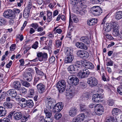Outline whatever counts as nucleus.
Wrapping results in <instances>:
<instances>
[{
  "instance_id": "nucleus-43",
  "label": "nucleus",
  "mask_w": 122,
  "mask_h": 122,
  "mask_svg": "<svg viewBox=\"0 0 122 122\" xmlns=\"http://www.w3.org/2000/svg\"><path fill=\"white\" fill-rule=\"evenodd\" d=\"M6 21L4 18L0 17V26L4 25L6 23Z\"/></svg>"
},
{
  "instance_id": "nucleus-64",
  "label": "nucleus",
  "mask_w": 122,
  "mask_h": 122,
  "mask_svg": "<svg viewBox=\"0 0 122 122\" xmlns=\"http://www.w3.org/2000/svg\"><path fill=\"white\" fill-rule=\"evenodd\" d=\"M42 58L43 61L44 59H46L47 58V54L46 53H45L43 54L42 53Z\"/></svg>"
},
{
  "instance_id": "nucleus-21",
  "label": "nucleus",
  "mask_w": 122,
  "mask_h": 122,
  "mask_svg": "<svg viewBox=\"0 0 122 122\" xmlns=\"http://www.w3.org/2000/svg\"><path fill=\"white\" fill-rule=\"evenodd\" d=\"M65 52L66 56L73 55V50L70 48H65Z\"/></svg>"
},
{
  "instance_id": "nucleus-41",
  "label": "nucleus",
  "mask_w": 122,
  "mask_h": 122,
  "mask_svg": "<svg viewBox=\"0 0 122 122\" xmlns=\"http://www.w3.org/2000/svg\"><path fill=\"white\" fill-rule=\"evenodd\" d=\"M89 56V54L86 51H85L84 53H83L82 57L83 59H86Z\"/></svg>"
},
{
  "instance_id": "nucleus-26",
  "label": "nucleus",
  "mask_w": 122,
  "mask_h": 122,
  "mask_svg": "<svg viewBox=\"0 0 122 122\" xmlns=\"http://www.w3.org/2000/svg\"><path fill=\"white\" fill-rule=\"evenodd\" d=\"M21 86V84L20 82L15 81L14 82L13 87L14 88L18 90L19 89Z\"/></svg>"
},
{
  "instance_id": "nucleus-31",
  "label": "nucleus",
  "mask_w": 122,
  "mask_h": 122,
  "mask_svg": "<svg viewBox=\"0 0 122 122\" xmlns=\"http://www.w3.org/2000/svg\"><path fill=\"white\" fill-rule=\"evenodd\" d=\"M115 18L119 20L122 18V11H119L117 12L115 14Z\"/></svg>"
},
{
  "instance_id": "nucleus-50",
  "label": "nucleus",
  "mask_w": 122,
  "mask_h": 122,
  "mask_svg": "<svg viewBox=\"0 0 122 122\" xmlns=\"http://www.w3.org/2000/svg\"><path fill=\"white\" fill-rule=\"evenodd\" d=\"M103 1V0H91V3L93 4H98Z\"/></svg>"
},
{
  "instance_id": "nucleus-4",
  "label": "nucleus",
  "mask_w": 122,
  "mask_h": 122,
  "mask_svg": "<svg viewBox=\"0 0 122 122\" xmlns=\"http://www.w3.org/2000/svg\"><path fill=\"white\" fill-rule=\"evenodd\" d=\"M90 74V72L88 69L84 68L79 72L78 76L80 78H86L89 76Z\"/></svg>"
},
{
  "instance_id": "nucleus-22",
  "label": "nucleus",
  "mask_w": 122,
  "mask_h": 122,
  "mask_svg": "<svg viewBox=\"0 0 122 122\" xmlns=\"http://www.w3.org/2000/svg\"><path fill=\"white\" fill-rule=\"evenodd\" d=\"M74 65H72L70 66L67 68L68 71L71 73H72L73 71H77L78 70L76 67Z\"/></svg>"
},
{
  "instance_id": "nucleus-11",
  "label": "nucleus",
  "mask_w": 122,
  "mask_h": 122,
  "mask_svg": "<svg viewBox=\"0 0 122 122\" xmlns=\"http://www.w3.org/2000/svg\"><path fill=\"white\" fill-rule=\"evenodd\" d=\"M80 108L81 111L85 112L86 114L88 115H90L92 114V112L90 110L86 107V106L84 104L80 105Z\"/></svg>"
},
{
  "instance_id": "nucleus-5",
  "label": "nucleus",
  "mask_w": 122,
  "mask_h": 122,
  "mask_svg": "<svg viewBox=\"0 0 122 122\" xmlns=\"http://www.w3.org/2000/svg\"><path fill=\"white\" fill-rule=\"evenodd\" d=\"M79 82V79L74 76L69 77L68 81L69 84L72 86H75L77 85L78 84Z\"/></svg>"
},
{
  "instance_id": "nucleus-45",
  "label": "nucleus",
  "mask_w": 122,
  "mask_h": 122,
  "mask_svg": "<svg viewBox=\"0 0 122 122\" xmlns=\"http://www.w3.org/2000/svg\"><path fill=\"white\" fill-rule=\"evenodd\" d=\"M21 83L24 86L26 87H28L30 86V85L29 83L26 81H21Z\"/></svg>"
},
{
  "instance_id": "nucleus-17",
  "label": "nucleus",
  "mask_w": 122,
  "mask_h": 122,
  "mask_svg": "<svg viewBox=\"0 0 122 122\" xmlns=\"http://www.w3.org/2000/svg\"><path fill=\"white\" fill-rule=\"evenodd\" d=\"M23 76L24 80L28 81H31L32 79V75L30 72L24 73Z\"/></svg>"
},
{
  "instance_id": "nucleus-16",
  "label": "nucleus",
  "mask_w": 122,
  "mask_h": 122,
  "mask_svg": "<svg viewBox=\"0 0 122 122\" xmlns=\"http://www.w3.org/2000/svg\"><path fill=\"white\" fill-rule=\"evenodd\" d=\"M116 23L115 22H111L110 24L107 23L105 27V31L107 32H109L110 31L111 29L114 26H115V24L116 25Z\"/></svg>"
},
{
  "instance_id": "nucleus-14",
  "label": "nucleus",
  "mask_w": 122,
  "mask_h": 122,
  "mask_svg": "<svg viewBox=\"0 0 122 122\" xmlns=\"http://www.w3.org/2000/svg\"><path fill=\"white\" fill-rule=\"evenodd\" d=\"M8 96H11L12 97L15 98L17 95L16 90L14 89H10L6 93Z\"/></svg>"
},
{
  "instance_id": "nucleus-23",
  "label": "nucleus",
  "mask_w": 122,
  "mask_h": 122,
  "mask_svg": "<svg viewBox=\"0 0 122 122\" xmlns=\"http://www.w3.org/2000/svg\"><path fill=\"white\" fill-rule=\"evenodd\" d=\"M80 40L81 41L84 42L86 44H89L90 43V41L89 38L87 36L81 37Z\"/></svg>"
},
{
  "instance_id": "nucleus-25",
  "label": "nucleus",
  "mask_w": 122,
  "mask_h": 122,
  "mask_svg": "<svg viewBox=\"0 0 122 122\" xmlns=\"http://www.w3.org/2000/svg\"><path fill=\"white\" fill-rule=\"evenodd\" d=\"M6 114V111L5 108L3 107L0 106V117L5 116Z\"/></svg>"
},
{
  "instance_id": "nucleus-3",
  "label": "nucleus",
  "mask_w": 122,
  "mask_h": 122,
  "mask_svg": "<svg viewBox=\"0 0 122 122\" xmlns=\"http://www.w3.org/2000/svg\"><path fill=\"white\" fill-rule=\"evenodd\" d=\"M56 86L60 93L63 92L65 91L66 88L65 81L63 80H60L57 82Z\"/></svg>"
},
{
  "instance_id": "nucleus-54",
  "label": "nucleus",
  "mask_w": 122,
  "mask_h": 122,
  "mask_svg": "<svg viewBox=\"0 0 122 122\" xmlns=\"http://www.w3.org/2000/svg\"><path fill=\"white\" fill-rule=\"evenodd\" d=\"M108 105L112 106L114 104V101L112 99H109L108 101Z\"/></svg>"
},
{
  "instance_id": "nucleus-37",
  "label": "nucleus",
  "mask_w": 122,
  "mask_h": 122,
  "mask_svg": "<svg viewBox=\"0 0 122 122\" xmlns=\"http://www.w3.org/2000/svg\"><path fill=\"white\" fill-rule=\"evenodd\" d=\"M4 105L6 108H11L12 107V104L9 102H5L4 103Z\"/></svg>"
},
{
  "instance_id": "nucleus-27",
  "label": "nucleus",
  "mask_w": 122,
  "mask_h": 122,
  "mask_svg": "<svg viewBox=\"0 0 122 122\" xmlns=\"http://www.w3.org/2000/svg\"><path fill=\"white\" fill-rule=\"evenodd\" d=\"M47 20L49 22H50L52 20V12L49 10L47 11Z\"/></svg>"
},
{
  "instance_id": "nucleus-44",
  "label": "nucleus",
  "mask_w": 122,
  "mask_h": 122,
  "mask_svg": "<svg viewBox=\"0 0 122 122\" xmlns=\"http://www.w3.org/2000/svg\"><path fill=\"white\" fill-rule=\"evenodd\" d=\"M29 115L28 114H27L23 116L22 117V119L23 120L21 122H25L27 121L29 118Z\"/></svg>"
},
{
  "instance_id": "nucleus-35",
  "label": "nucleus",
  "mask_w": 122,
  "mask_h": 122,
  "mask_svg": "<svg viewBox=\"0 0 122 122\" xmlns=\"http://www.w3.org/2000/svg\"><path fill=\"white\" fill-rule=\"evenodd\" d=\"M120 111L119 109L117 108H114L112 110V114L113 116H116L117 115L118 113H119Z\"/></svg>"
},
{
  "instance_id": "nucleus-53",
  "label": "nucleus",
  "mask_w": 122,
  "mask_h": 122,
  "mask_svg": "<svg viewBox=\"0 0 122 122\" xmlns=\"http://www.w3.org/2000/svg\"><path fill=\"white\" fill-rule=\"evenodd\" d=\"M55 60V57L52 56L49 58V62L50 64L53 63Z\"/></svg>"
},
{
  "instance_id": "nucleus-13",
  "label": "nucleus",
  "mask_w": 122,
  "mask_h": 122,
  "mask_svg": "<svg viewBox=\"0 0 122 122\" xmlns=\"http://www.w3.org/2000/svg\"><path fill=\"white\" fill-rule=\"evenodd\" d=\"M112 28L113 30L112 34L114 36H120V34L119 33L118 28V25L117 23H116V25H115Z\"/></svg>"
},
{
  "instance_id": "nucleus-61",
  "label": "nucleus",
  "mask_w": 122,
  "mask_h": 122,
  "mask_svg": "<svg viewBox=\"0 0 122 122\" xmlns=\"http://www.w3.org/2000/svg\"><path fill=\"white\" fill-rule=\"evenodd\" d=\"M38 42L37 41H36L32 45V48H33L35 49H36L38 47Z\"/></svg>"
},
{
  "instance_id": "nucleus-38",
  "label": "nucleus",
  "mask_w": 122,
  "mask_h": 122,
  "mask_svg": "<svg viewBox=\"0 0 122 122\" xmlns=\"http://www.w3.org/2000/svg\"><path fill=\"white\" fill-rule=\"evenodd\" d=\"M55 46L57 47H60L61 46L62 42L59 40H56L55 41Z\"/></svg>"
},
{
  "instance_id": "nucleus-6",
  "label": "nucleus",
  "mask_w": 122,
  "mask_h": 122,
  "mask_svg": "<svg viewBox=\"0 0 122 122\" xmlns=\"http://www.w3.org/2000/svg\"><path fill=\"white\" fill-rule=\"evenodd\" d=\"M92 12L96 16H99L102 12V10L100 7L94 6L92 7Z\"/></svg>"
},
{
  "instance_id": "nucleus-24",
  "label": "nucleus",
  "mask_w": 122,
  "mask_h": 122,
  "mask_svg": "<svg viewBox=\"0 0 122 122\" xmlns=\"http://www.w3.org/2000/svg\"><path fill=\"white\" fill-rule=\"evenodd\" d=\"M42 52H40L37 54V56L38 57V58H36L33 59L32 60H30V61H32L34 62L37 61L38 60H39L40 61H43L42 58Z\"/></svg>"
},
{
  "instance_id": "nucleus-12",
  "label": "nucleus",
  "mask_w": 122,
  "mask_h": 122,
  "mask_svg": "<svg viewBox=\"0 0 122 122\" xmlns=\"http://www.w3.org/2000/svg\"><path fill=\"white\" fill-rule=\"evenodd\" d=\"M36 87L39 93H43L46 91V86L43 84L40 83L38 84L37 85Z\"/></svg>"
},
{
  "instance_id": "nucleus-32",
  "label": "nucleus",
  "mask_w": 122,
  "mask_h": 122,
  "mask_svg": "<svg viewBox=\"0 0 122 122\" xmlns=\"http://www.w3.org/2000/svg\"><path fill=\"white\" fill-rule=\"evenodd\" d=\"M44 112L46 115V117H51L52 113L50 110L47 108L44 109Z\"/></svg>"
},
{
  "instance_id": "nucleus-34",
  "label": "nucleus",
  "mask_w": 122,
  "mask_h": 122,
  "mask_svg": "<svg viewBox=\"0 0 122 122\" xmlns=\"http://www.w3.org/2000/svg\"><path fill=\"white\" fill-rule=\"evenodd\" d=\"M82 1L83 0H81L79 2V0H70V2L71 4L74 6H76L77 5L79 2L80 4H81Z\"/></svg>"
},
{
  "instance_id": "nucleus-9",
  "label": "nucleus",
  "mask_w": 122,
  "mask_h": 122,
  "mask_svg": "<svg viewBox=\"0 0 122 122\" xmlns=\"http://www.w3.org/2000/svg\"><path fill=\"white\" fill-rule=\"evenodd\" d=\"M12 11L11 10L5 11L3 14V16L6 18L13 19L15 18V15L12 14Z\"/></svg>"
},
{
  "instance_id": "nucleus-15",
  "label": "nucleus",
  "mask_w": 122,
  "mask_h": 122,
  "mask_svg": "<svg viewBox=\"0 0 122 122\" xmlns=\"http://www.w3.org/2000/svg\"><path fill=\"white\" fill-rule=\"evenodd\" d=\"M77 112L78 110L76 107L72 108L69 111V115L71 117H74L76 115Z\"/></svg>"
},
{
  "instance_id": "nucleus-59",
  "label": "nucleus",
  "mask_w": 122,
  "mask_h": 122,
  "mask_svg": "<svg viewBox=\"0 0 122 122\" xmlns=\"http://www.w3.org/2000/svg\"><path fill=\"white\" fill-rule=\"evenodd\" d=\"M32 1L31 0H29V1L28 6L25 9H28L30 10L32 7Z\"/></svg>"
},
{
  "instance_id": "nucleus-40",
  "label": "nucleus",
  "mask_w": 122,
  "mask_h": 122,
  "mask_svg": "<svg viewBox=\"0 0 122 122\" xmlns=\"http://www.w3.org/2000/svg\"><path fill=\"white\" fill-rule=\"evenodd\" d=\"M7 37L6 34H4L3 36L1 38L0 43L1 44H3L5 42Z\"/></svg>"
},
{
  "instance_id": "nucleus-51",
  "label": "nucleus",
  "mask_w": 122,
  "mask_h": 122,
  "mask_svg": "<svg viewBox=\"0 0 122 122\" xmlns=\"http://www.w3.org/2000/svg\"><path fill=\"white\" fill-rule=\"evenodd\" d=\"M45 118H44V116L40 115L39 116L38 118V120L39 122H45Z\"/></svg>"
},
{
  "instance_id": "nucleus-2",
  "label": "nucleus",
  "mask_w": 122,
  "mask_h": 122,
  "mask_svg": "<svg viewBox=\"0 0 122 122\" xmlns=\"http://www.w3.org/2000/svg\"><path fill=\"white\" fill-rule=\"evenodd\" d=\"M98 93L94 94L92 97V100L94 102H100L102 101L101 99L103 98L101 94L103 92V90L102 89H99L97 91Z\"/></svg>"
},
{
  "instance_id": "nucleus-18",
  "label": "nucleus",
  "mask_w": 122,
  "mask_h": 122,
  "mask_svg": "<svg viewBox=\"0 0 122 122\" xmlns=\"http://www.w3.org/2000/svg\"><path fill=\"white\" fill-rule=\"evenodd\" d=\"M22 113L20 112H18L14 113L13 115L14 118L16 120H18L22 118Z\"/></svg>"
},
{
  "instance_id": "nucleus-10",
  "label": "nucleus",
  "mask_w": 122,
  "mask_h": 122,
  "mask_svg": "<svg viewBox=\"0 0 122 122\" xmlns=\"http://www.w3.org/2000/svg\"><path fill=\"white\" fill-rule=\"evenodd\" d=\"M63 106L62 102L58 103L56 104V105L54 106L53 111L55 112H59L62 109Z\"/></svg>"
},
{
  "instance_id": "nucleus-33",
  "label": "nucleus",
  "mask_w": 122,
  "mask_h": 122,
  "mask_svg": "<svg viewBox=\"0 0 122 122\" xmlns=\"http://www.w3.org/2000/svg\"><path fill=\"white\" fill-rule=\"evenodd\" d=\"M35 68L36 73L38 75H39L41 77L44 76V74L43 71L39 70L36 67H35Z\"/></svg>"
},
{
  "instance_id": "nucleus-58",
  "label": "nucleus",
  "mask_w": 122,
  "mask_h": 122,
  "mask_svg": "<svg viewBox=\"0 0 122 122\" xmlns=\"http://www.w3.org/2000/svg\"><path fill=\"white\" fill-rule=\"evenodd\" d=\"M103 107L101 104H97L96 105V106H95V110L94 111L97 110L98 109H99L101 108H103Z\"/></svg>"
},
{
  "instance_id": "nucleus-55",
  "label": "nucleus",
  "mask_w": 122,
  "mask_h": 122,
  "mask_svg": "<svg viewBox=\"0 0 122 122\" xmlns=\"http://www.w3.org/2000/svg\"><path fill=\"white\" fill-rule=\"evenodd\" d=\"M62 116V114L61 113H57L55 115V117L56 119H59Z\"/></svg>"
},
{
  "instance_id": "nucleus-46",
  "label": "nucleus",
  "mask_w": 122,
  "mask_h": 122,
  "mask_svg": "<svg viewBox=\"0 0 122 122\" xmlns=\"http://www.w3.org/2000/svg\"><path fill=\"white\" fill-rule=\"evenodd\" d=\"M40 79V77L37 76H36L34 78L33 84L35 85Z\"/></svg>"
},
{
  "instance_id": "nucleus-63",
  "label": "nucleus",
  "mask_w": 122,
  "mask_h": 122,
  "mask_svg": "<svg viewBox=\"0 0 122 122\" xmlns=\"http://www.w3.org/2000/svg\"><path fill=\"white\" fill-rule=\"evenodd\" d=\"M16 45L15 44H12L10 47V50L11 51H13L15 49Z\"/></svg>"
},
{
  "instance_id": "nucleus-20",
  "label": "nucleus",
  "mask_w": 122,
  "mask_h": 122,
  "mask_svg": "<svg viewBox=\"0 0 122 122\" xmlns=\"http://www.w3.org/2000/svg\"><path fill=\"white\" fill-rule=\"evenodd\" d=\"M67 57L65 58V59L64 62L66 63H70L74 58L73 55L67 56Z\"/></svg>"
},
{
  "instance_id": "nucleus-19",
  "label": "nucleus",
  "mask_w": 122,
  "mask_h": 122,
  "mask_svg": "<svg viewBox=\"0 0 122 122\" xmlns=\"http://www.w3.org/2000/svg\"><path fill=\"white\" fill-rule=\"evenodd\" d=\"M76 46L78 48L81 49L86 50L87 48V46L85 45L81 42H76Z\"/></svg>"
},
{
  "instance_id": "nucleus-30",
  "label": "nucleus",
  "mask_w": 122,
  "mask_h": 122,
  "mask_svg": "<svg viewBox=\"0 0 122 122\" xmlns=\"http://www.w3.org/2000/svg\"><path fill=\"white\" fill-rule=\"evenodd\" d=\"M30 10L28 9H25L23 13V16L25 18H27L29 16Z\"/></svg>"
},
{
  "instance_id": "nucleus-48",
  "label": "nucleus",
  "mask_w": 122,
  "mask_h": 122,
  "mask_svg": "<svg viewBox=\"0 0 122 122\" xmlns=\"http://www.w3.org/2000/svg\"><path fill=\"white\" fill-rule=\"evenodd\" d=\"M85 116L84 114H81L78 115L77 117L81 121V120L82 121L84 120Z\"/></svg>"
},
{
  "instance_id": "nucleus-7",
  "label": "nucleus",
  "mask_w": 122,
  "mask_h": 122,
  "mask_svg": "<svg viewBox=\"0 0 122 122\" xmlns=\"http://www.w3.org/2000/svg\"><path fill=\"white\" fill-rule=\"evenodd\" d=\"M88 84L91 86H94L97 85L98 84L97 79L94 77H91L88 79L87 81Z\"/></svg>"
},
{
  "instance_id": "nucleus-49",
  "label": "nucleus",
  "mask_w": 122,
  "mask_h": 122,
  "mask_svg": "<svg viewBox=\"0 0 122 122\" xmlns=\"http://www.w3.org/2000/svg\"><path fill=\"white\" fill-rule=\"evenodd\" d=\"M84 51L85 50H79L77 52V55L81 57L82 56Z\"/></svg>"
},
{
  "instance_id": "nucleus-62",
  "label": "nucleus",
  "mask_w": 122,
  "mask_h": 122,
  "mask_svg": "<svg viewBox=\"0 0 122 122\" xmlns=\"http://www.w3.org/2000/svg\"><path fill=\"white\" fill-rule=\"evenodd\" d=\"M73 122H81L80 119H78L77 117H74L73 119Z\"/></svg>"
},
{
  "instance_id": "nucleus-60",
  "label": "nucleus",
  "mask_w": 122,
  "mask_h": 122,
  "mask_svg": "<svg viewBox=\"0 0 122 122\" xmlns=\"http://www.w3.org/2000/svg\"><path fill=\"white\" fill-rule=\"evenodd\" d=\"M17 38L19 39L20 41H22L23 39V35H17L16 36V41Z\"/></svg>"
},
{
  "instance_id": "nucleus-39",
  "label": "nucleus",
  "mask_w": 122,
  "mask_h": 122,
  "mask_svg": "<svg viewBox=\"0 0 122 122\" xmlns=\"http://www.w3.org/2000/svg\"><path fill=\"white\" fill-rule=\"evenodd\" d=\"M35 93L34 90L33 89H30L28 92V97H32L31 96H33Z\"/></svg>"
},
{
  "instance_id": "nucleus-29",
  "label": "nucleus",
  "mask_w": 122,
  "mask_h": 122,
  "mask_svg": "<svg viewBox=\"0 0 122 122\" xmlns=\"http://www.w3.org/2000/svg\"><path fill=\"white\" fill-rule=\"evenodd\" d=\"M95 19L92 18L90 20H88L87 21V24L89 25H95L97 23L96 21H95Z\"/></svg>"
},
{
  "instance_id": "nucleus-36",
  "label": "nucleus",
  "mask_w": 122,
  "mask_h": 122,
  "mask_svg": "<svg viewBox=\"0 0 122 122\" xmlns=\"http://www.w3.org/2000/svg\"><path fill=\"white\" fill-rule=\"evenodd\" d=\"M103 108H100L94 111L97 115L99 116L102 114L103 112Z\"/></svg>"
},
{
  "instance_id": "nucleus-8",
  "label": "nucleus",
  "mask_w": 122,
  "mask_h": 122,
  "mask_svg": "<svg viewBox=\"0 0 122 122\" xmlns=\"http://www.w3.org/2000/svg\"><path fill=\"white\" fill-rule=\"evenodd\" d=\"M81 63L83 66L86 68L91 69L94 68V67L93 64L89 61L84 60L81 61Z\"/></svg>"
},
{
  "instance_id": "nucleus-56",
  "label": "nucleus",
  "mask_w": 122,
  "mask_h": 122,
  "mask_svg": "<svg viewBox=\"0 0 122 122\" xmlns=\"http://www.w3.org/2000/svg\"><path fill=\"white\" fill-rule=\"evenodd\" d=\"M74 66H76V67L78 69V68L80 67L81 66V62L78 61H77L76 62V63L75 65H74Z\"/></svg>"
},
{
  "instance_id": "nucleus-28",
  "label": "nucleus",
  "mask_w": 122,
  "mask_h": 122,
  "mask_svg": "<svg viewBox=\"0 0 122 122\" xmlns=\"http://www.w3.org/2000/svg\"><path fill=\"white\" fill-rule=\"evenodd\" d=\"M26 107H28L31 108L34 106V104L33 101L31 99L27 100L26 101Z\"/></svg>"
},
{
  "instance_id": "nucleus-57",
  "label": "nucleus",
  "mask_w": 122,
  "mask_h": 122,
  "mask_svg": "<svg viewBox=\"0 0 122 122\" xmlns=\"http://www.w3.org/2000/svg\"><path fill=\"white\" fill-rule=\"evenodd\" d=\"M30 26L35 29H36L39 26L36 23H33L30 25Z\"/></svg>"
},
{
  "instance_id": "nucleus-52",
  "label": "nucleus",
  "mask_w": 122,
  "mask_h": 122,
  "mask_svg": "<svg viewBox=\"0 0 122 122\" xmlns=\"http://www.w3.org/2000/svg\"><path fill=\"white\" fill-rule=\"evenodd\" d=\"M15 112V111H14L9 113L7 116L8 118L10 120H12L13 114H14Z\"/></svg>"
},
{
  "instance_id": "nucleus-1",
  "label": "nucleus",
  "mask_w": 122,
  "mask_h": 122,
  "mask_svg": "<svg viewBox=\"0 0 122 122\" xmlns=\"http://www.w3.org/2000/svg\"><path fill=\"white\" fill-rule=\"evenodd\" d=\"M45 102L46 107L48 109L54 108V104L56 103L55 99L50 97H46Z\"/></svg>"
},
{
  "instance_id": "nucleus-42",
  "label": "nucleus",
  "mask_w": 122,
  "mask_h": 122,
  "mask_svg": "<svg viewBox=\"0 0 122 122\" xmlns=\"http://www.w3.org/2000/svg\"><path fill=\"white\" fill-rule=\"evenodd\" d=\"M44 122H52L53 119L51 117H45Z\"/></svg>"
},
{
  "instance_id": "nucleus-47",
  "label": "nucleus",
  "mask_w": 122,
  "mask_h": 122,
  "mask_svg": "<svg viewBox=\"0 0 122 122\" xmlns=\"http://www.w3.org/2000/svg\"><path fill=\"white\" fill-rule=\"evenodd\" d=\"M18 90L20 91L23 94H25L27 92L26 89L24 87H20Z\"/></svg>"
}]
</instances>
